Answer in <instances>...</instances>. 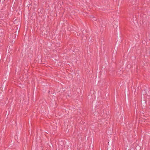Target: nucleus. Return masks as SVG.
<instances>
[{"label":"nucleus","mask_w":150,"mask_h":150,"mask_svg":"<svg viewBox=\"0 0 150 150\" xmlns=\"http://www.w3.org/2000/svg\"><path fill=\"white\" fill-rule=\"evenodd\" d=\"M112 25L113 27L115 28H117L118 27V23L117 21H115L112 23Z\"/></svg>","instance_id":"nucleus-1"},{"label":"nucleus","mask_w":150,"mask_h":150,"mask_svg":"<svg viewBox=\"0 0 150 150\" xmlns=\"http://www.w3.org/2000/svg\"><path fill=\"white\" fill-rule=\"evenodd\" d=\"M93 20H94V21H96V18H93Z\"/></svg>","instance_id":"nucleus-2"}]
</instances>
